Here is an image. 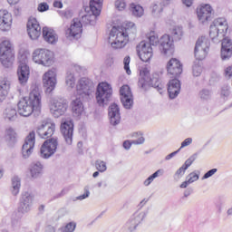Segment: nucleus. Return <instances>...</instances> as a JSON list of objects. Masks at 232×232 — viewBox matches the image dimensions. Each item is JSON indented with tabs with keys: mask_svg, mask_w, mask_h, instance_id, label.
I'll return each instance as SVG.
<instances>
[{
	"mask_svg": "<svg viewBox=\"0 0 232 232\" xmlns=\"http://www.w3.org/2000/svg\"><path fill=\"white\" fill-rule=\"evenodd\" d=\"M137 35V27L133 22L126 24L125 31H121L113 26L109 34V43L112 48L119 50L124 48L128 44V41L135 39Z\"/></svg>",
	"mask_w": 232,
	"mask_h": 232,
	"instance_id": "f257e3e1",
	"label": "nucleus"
},
{
	"mask_svg": "<svg viewBox=\"0 0 232 232\" xmlns=\"http://www.w3.org/2000/svg\"><path fill=\"white\" fill-rule=\"evenodd\" d=\"M18 114L21 117H30L32 113L39 115L41 113V91L39 87H34L31 91L29 97L22 99L18 104Z\"/></svg>",
	"mask_w": 232,
	"mask_h": 232,
	"instance_id": "f03ea898",
	"label": "nucleus"
},
{
	"mask_svg": "<svg viewBox=\"0 0 232 232\" xmlns=\"http://www.w3.org/2000/svg\"><path fill=\"white\" fill-rule=\"evenodd\" d=\"M149 41L150 43L142 41L136 47L138 55L143 63H149V61H151V57H153V48H151V46H157V44H160V39H159V36L155 35V33H152L149 36Z\"/></svg>",
	"mask_w": 232,
	"mask_h": 232,
	"instance_id": "7ed1b4c3",
	"label": "nucleus"
},
{
	"mask_svg": "<svg viewBox=\"0 0 232 232\" xmlns=\"http://www.w3.org/2000/svg\"><path fill=\"white\" fill-rule=\"evenodd\" d=\"M15 59V51L14 44L8 39H5L0 43V61L5 68H10L14 64Z\"/></svg>",
	"mask_w": 232,
	"mask_h": 232,
	"instance_id": "20e7f679",
	"label": "nucleus"
},
{
	"mask_svg": "<svg viewBox=\"0 0 232 232\" xmlns=\"http://www.w3.org/2000/svg\"><path fill=\"white\" fill-rule=\"evenodd\" d=\"M33 61L42 66L53 64V53L47 49H35L33 53Z\"/></svg>",
	"mask_w": 232,
	"mask_h": 232,
	"instance_id": "39448f33",
	"label": "nucleus"
},
{
	"mask_svg": "<svg viewBox=\"0 0 232 232\" xmlns=\"http://www.w3.org/2000/svg\"><path fill=\"white\" fill-rule=\"evenodd\" d=\"M113 90L108 82H101L96 89V101L100 106H104L111 98Z\"/></svg>",
	"mask_w": 232,
	"mask_h": 232,
	"instance_id": "423d86ee",
	"label": "nucleus"
},
{
	"mask_svg": "<svg viewBox=\"0 0 232 232\" xmlns=\"http://www.w3.org/2000/svg\"><path fill=\"white\" fill-rule=\"evenodd\" d=\"M58 146L59 140H57V138L53 137L46 140L40 149V154L42 159H50V157L55 155Z\"/></svg>",
	"mask_w": 232,
	"mask_h": 232,
	"instance_id": "0eeeda50",
	"label": "nucleus"
},
{
	"mask_svg": "<svg viewBox=\"0 0 232 232\" xmlns=\"http://www.w3.org/2000/svg\"><path fill=\"white\" fill-rule=\"evenodd\" d=\"M34 195L30 192L22 193L19 199V207L18 213H22V215H26V213H30L32 211V207L34 206Z\"/></svg>",
	"mask_w": 232,
	"mask_h": 232,
	"instance_id": "6e6552de",
	"label": "nucleus"
},
{
	"mask_svg": "<svg viewBox=\"0 0 232 232\" xmlns=\"http://www.w3.org/2000/svg\"><path fill=\"white\" fill-rule=\"evenodd\" d=\"M76 90L81 97H90L93 92V82L89 78L82 77L78 81Z\"/></svg>",
	"mask_w": 232,
	"mask_h": 232,
	"instance_id": "1a4fd4ad",
	"label": "nucleus"
},
{
	"mask_svg": "<svg viewBox=\"0 0 232 232\" xmlns=\"http://www.w3.org/2000/svg\"><path fill=\"white\" fill-rule=\"evenodd\" d=\"M55 131V123L52 122V120H44L37 128V135L41 139H48L52 137Z\"/></svg>",
	"mask_w": 232,
	"mask_h": 232,
	"instance_id": "9d476101",
	"label": "nucleus"
},
{
	"mask_svg": "<svg viewBox=\"0 0 232 232\" xmlns=\"http://www.w3.org/2000/svg\"><path fill=\"white\" fill-rule=\"evenodd\" d=\"M67 110L68 103H66V101L63 99L52 100L50 104V111L55 117V119H59V117L66 113Z\"/></svg>",
	"mask_w": 232,
	"mask_h": 232,
	"instance_id": "9b49d317",
	"label": "nucleus"
},
{
	"mask_svg": "<svg viewBox=\"0 0 232 232\" xmlns=\"http://www.w3.org/2000/svg\"><path fill=\"white\" fill-rule=\"evenodd\" d=\"M43 82L46 93H52V92L55 90L57 84V72H55V69H51L44 74Z\"/></svg>",
	"mask_w": 232,
	"mask_h": 232,
	"instance_id": "f8f14e48",
	"label": "nucleus"
},
{
	"mask_svg": "<svg viewBox=\"0 0 232 232\" xmlns=\"http://www.w3.org/2000/svg\"><path fill=\"white\" fill-rule=\"evenodd\" d=\"M35 146V131H31L25 138V141L22 147L23 159H29L30 155L34 153V148Z\"/></svg>",
	"mask_w": 232,
	"mask_h": 232,
	"instance_id": "ddd939ff",
	"label": "nucleus"
},
{
	"mask_svg": "<svg viewBox=\"0 0 232 232\" xmlns=\"http://www.w3.org/2000/svg\"><path fill=\"white\" fill-rule=\"evenodd\" d=\"M144 218H146V212L134 213L126 222V227L129 232L136 231L137 227L142 224V220H144Z\"/></svg>",
	"mask_w": 232,
	"mask_h": 232,
	"instance_id": "4468645a",
	"label": "nucleus"
},
{
	"mask_svg": "<svg viewBox=\"0 0 232 232\" xmlns=\"http://www.w3.org/2000/svg\"><path fill=\"white\" fill-rule=\"evenodd\" d=\"M198 19L201 24H206L208 21H211L213 17V8L211 5L206 4L197 9Z\"/></svg>",
	"mask_w": 232,
	"mask_h": 232,
	"instance_id": "2eb2a0df",
	"label": "nucleus"
},
{
	"mask_svg": "<svg viewBox=\"0 0 232 232\" xmlns=\"http://www.w3.org/2000/svg\"><path fill=\"white\" fill-rule=\"evenodd\" d=\"M139 88H141V90H148L150 86H152L153 88H157L158 92H160L162 90V84H160V81L159 78H148V75H145L144 77H141L139 79L138 82Z\"/></svg>",
	"mask_w": 232,
	"mask_h": 232,
	"instance_id": "dca6fc26",
	"label": "nucleus"
},
{
	"mask_svg": "<svg viewBox=\"0 0 232 232\" xmlns=\"http://www.w3.org/2000/svg\"><path fill=\"white\" fill-rule=\"evenodd\" d=\"M27 34L33 41L41 37V25L35 18H30L27 22Z\"/></svg>",
	"mask_w": 232,
	"mask_h": 232,
	"instance_id": "f3484780",
	"label": "nucleus"
},
{
	"mask_svg": "<svg viewBox=\"0 0 232 232\" xmlns=\"http://www.w3.org/2000/svg\"><path fill=\"white\" fill-rule=\"evenodd\" d=\"M121 101L126 110H130L133 106V94L130 86L123 85L120 89Z\"/></svg>",
	"mask_w": 232,
	"mask_h": 232,
	"instance_id": "a211bd4d",
	"label": "nucleus"
},
{
	"mask_svg": "<svg viewBox=\"0 0 232 232\" xmlns=\"http://www.w3.org/2000/svg\"><path fill=\"white\" fill-rule=\"evenodd\" d=\"M82 34V24L77 19L72 20L70 28L66 30L65 35L67 39H79Z\"/></svg>",
	"mask_w": 232,
	"mask_h": 232,
	"instance_id": "6ab92c4d",
	"label": "nucleus"
},
{
	"mask_svg": "<svg viewBox=\"0 0 232 232\" xmlns=\"http://www.w3.org/2000/svg\"><path fill=\"white\" fill-rule=\"evenodd\" d=\"M61 131L63 135L64 140L66 144L69 146L72 144L73 140V121H65L61 124Z\"/></svg>",
	"mask_w": 232,
	"mask_h": 232,
	"instance_id": "aec40b11",
	"label": "nucleus"
},
{
	"mask_svg": "<svg viewBox=\"0 0 232 232\" xmlns=\"http://www.w3.org/2000/svg\"><path fill=\"white\" fill-rule=\"evenodd\" d=\"M167 72L174 79H177L182 73V63L177 58L170 59L167 64Z\"/></svg>",
	"mask_w": 232,
	"mask_h": 232,
	"instance_id": "412c9836",
	"label": "nucleus"
},
{
	"mask_svg": "<svg viewBox=\"0 0 232 232\" xmlns=\"http://www.w3.org/2000/svg\"><path fill=\"white\" fill-rule=\"evenodd\" d=\"M159 48L163 55H169L173 51V40L169 34H164L160 38Z\"/></svg>",
	"mask_w": 232,
	"mask_h": 232,
	"instance_id": "4be33fe9",
	"label": "nucleus"
},
{
	"mask_svg": "<svg viewBox=\"0 0 232 232\" xmlns=\"http://www.w3.org/2000/svg\"><path fill=\"white\" fill-rule=\"evenodd\" d=\"M12 14L6 10H0V30L9 32L12 29Z\"/></svg>",
	"mask_w": 232,
	"mask_h": 232,
	"instance_id": "5701e85b",
	"label": "nucleus"
},
{
	"mask_svg": "<svg viewBox=\"0 0 232 232\" xmlns=\"http://www.w3.org/2000/svg\"><path fill=\"white\" fill-rule=\"evenodd\" d=\"M109 119L111 126H117L121 124V109L116 103H112L109 107Z\"/></svg>",
	"mask_w": 232,
	"mask_h": 232,
	"instance_id": "b1692460",
	"label": "nucleus"
},
{
	"mask_svg": "<svg viewBox=\"0 0 232 232\" xmlns=\"http://www.w3.org/2000/svg\"><path fill=\"white\" fill-rule=\"evenodd\" d=\"M220 57L222 61H229L232 57V41L227 37L222 40Z\"/></svg>",
	"mask_w": 232,
	"mask_h": 232,
	"instance_id": "393cba45",
	"label": "nucleus"
},
{
	"mask_svg": "<svg viewBox=\"0 0 232 232\" xmlns=\"http://www.w3.org/2000/svg\"><path fill=\"white\" fill-rule=\"evenodd\" d=\"M168 93L169 99H177L180 93V81L175 78L169 82L168 83Z\"/></svg>",
	"mask_w": 232,
	"mask_h": 232,
	"instance_id": "a878e982",
	"label": "nucleus"
},
{
	"mask_svg": "<svg viewBox=\"0 0 232 232\" xmlns=\"http://www.w3.org/2000/svg\"><path fill=\"white\" fill-rule=\"evenodd\" d=\"M17 77L19 84H21V86H26L28 80L30 79V67L18 66Z\"/></svg>",
	"mask_w": 232,
	"mask_h": 232,
	"instance_id": "bb28decb",
	"label": "nucleus"
},
{
	"mask_svg": "<svg viewBox=\"0 0 232 232\" xmlns=\"http://www.w3.org/2000/svg\"><path fill=\"white\" fill-rule=\"evenodd\" d=\"M43 169H44V165L41 161H34L29 167V171L31 179H40L43 177Z\"/></svg>",
	"mask_w": 232,
	"mask_h": 232,
	"instance_id": "cd10ccee",
	"label": "nucleus"
},
{
	"mask_svg": "<svg viewBox=\"0 0 232 232\" xmlns=\"http://www.w3.org/2000/svg\"><path fill=\"white\" fill-rule=\"evenodd\" d=\"M43 37L45 43H48V44H55L59 39L57 37V34H55V31L49 27L43 28Z\"/></svg>",
	"mask_w": 232,
	"mask_h": 232,
	"instance_id": "c85d7f7f",
	"label": "nucleus"
},
{
	"mask_svg": "<svg viewBox=\"0 0 232 232\" xmlns=\"http://www.w3.org/2000/svg\"><path fill=\"white\" fill-rule=\"evenodd\" d=\"M3 118L5 121H9L14 122V121L17 120V109L14 105H8L3 112Z\"/></svg>",
	"mask_w": 232,
	"mask_h": 232,
	"instance_id": "c756f323",
	"label": "nucleus"
},
{
	"mask_svg": "<svg viewBox=\"0 0 232 232\" xmlns=\"http://www.w3.org/2000/svg\"><path fill=\"white\" fill-rule=\"evenodd\" d=\"M72 111L75 117H81L84 113V105L80 98H76L72 102Z\"/></svg>",
	"mask_w": 232,
	"mask_h": 232,
	"instance_id": "7c9ffc66",
	"label": "nucleus"
},
{
	"mask_svg": "<svg viewBox=\"0 0 232 232\" xmlns=\"http://www.w3.org/2000/svg\"><path fill=\"white\" fill-rule=\"evenodd\" d=\"M162 12H164V3L156 2L150 5V14L155 19L162 16Z\"/></svg>",
	"mask_w": 232,
	"mask_h": 232,
	"instance_id": "2f4dec72",
	"label": "nucleus"
},
{
	"mask_svg": "<svg viewBox=\"0 0 232 232\" xmlns=\"http://www.w3.org/2000/svg\"><path fill=\"white\" fill-rule=\"evenodd\" d=\"M10 92V81L6 79L0 80V103L3 102Z\"/></svg>",
	"mask_w": 232,
	"mask_h": 232,
	"instance_id": "473e14b6",
	"label": "nucleus"
},
{
	"mask_svg": "<svg viewBox=\"0 0 232 232\" xmlns=\"http://www.w3.org/2000/svg\"><path fill=\"white\" fill-rule=\"evenodd\" d=\"M102 8V0H91L90 10L94 15H101V9Z\"/></svg>",
	"mask_w": 232,
	"mask_h": 232,
	"instance_id": "72a5a7b5",
	"label": "nucleus"
},
{
	"mask_svg": "<svg viewBox=\"0 0 232 232\" xmlns=\"http://www.w3.org/2000/svg\"><path fill=\"white\" fill-rule=\"evenodd\" d=\"M21 189V179L17 176L12 178L11 193L14 197L19 195Z\"/></svg>",
	"mask_w": 232,
	"mask_h": 232,
	"instance_id": "f704fd0d",
	"label": "nucleus"
},
{
	"mask_svg": "<svg viewBox=\"0 0 232 232\" xmlns=\"http://www.w3.org/2000/svg\"><path fill=\"white\" fill-rule=\"evenodd\" d=\"M5 139L7 142H15L17 139V132L12 127H7L5 132Z\"/></svg>",
	"mask_w": 232,
	"mask_h": 232,
	"instance_id": "c9c22d12",
	"label": "nucleus"
},
{
	"mask_svg": "<svg viewBox=\"0 0 232 232\" xmlns=\"http://www.w3.org/2000/svg\"><path fill=\"white\" fill-rule=\"evenodd\" d=\"M209 37L210 39H212V41H214V43H218V41H220V39H222V34L220 33V31H218V29L211 24L210 25V31H209Z\"/></svg>",
	"mask_w": 232,
	"mask_h": 232,
	"instance_id": "e433bc0d",
	"label": "nucleus"
},
{
	"mask_svg": "<svg viewBox=\"0 0 232 232\" xmlns=\"http://www.w3.org/2000/svg\"><path fill=\"white\" fill-rule=\"evenodd\" d=\"M198 44H199L198 50L209 51V46H211L209 40H208V38L204 36L198 38L196 42V46H198Z\"/></svg>",
	"mask_w": 232,
	"mask_h": 232,
	"instance_id": "4c0bfd02",
	"label": "nucleus"
},
{
	"mask_svg": "<svg viewBox=\"0 0 232 232\" xmlns=\"http://www.w3.org/2000/svg\"><path fill=\"white\" fill-rule=\"evenodd\" d=\"M99 14H85L83 16H82V19L80 21L82 26V24H95V20L97 19Z\"/></svg>",
	"mask_w": 232,
	"mask_h": 232,
	"instance_id": "58836bf2",
	"label": "nucleus"
},
{
	"mask_svg": "<svg viewBox=\"0 0 232 232\" xmlns=\"http://www.w3.org/2000/svg\"><path fill=\"white\" fill-rule=\"evenodd\" d=\"M200 46L199 44H198V45H195V48H194V56L195 58L198 60V61H202L204 59H206V55H208V53L209 51H206V50H203V49H198Z\"/></svg>",
	"mask_w": 232,
	"mask_h": 232,
	"instance_id": "ea45409f",
	"label": "nucleus"
},
{
	"mask_svg": "<svg viewBox=\"0 0 232 232\" xmlns=\"http://www.w3.org/2000/svg\"><path fill=\"white\" fill-rule=\"evenodd\" d=\"M130 12L134 17H142L144 15V8L140 5L131 4Z\"/></svg>",
	"mask_w": 232,
	"mask_h": 232,
	"instance_id": "a19ab883",
	"label": "nucleus"
},
{
	"mask_svg": "<svg viewBox=\"0 0 232 232\" xmlns=\"http://www.w3.org/2000/svg\"><path fill=\"white\" fill-rule=\"evenodd\" d=\"M75 74L72 71H68L65 76V83L68 88H75Z\"/></svg>",
	"mask_w": 232,
	"mask_h": 232,
	"instance_id": "79ce46f5",
	"label": "nucleus"
},
{
	"mask_svg": "<svg viewBox=\"0 0 232 232\" xmlns=\"http://www.w3.org/2000/svg\"><path fill=\"white\" fill-rule=\"evenodd\" d=\"M131 137L132 139H136V140H132V144H134L135 146H139L146 142V139H144L142 132H133L131 134Z\"/></svg>",
	"mask_w": 232,
	"mask_h": 232,
	"instance_id": "37998d69",
	"label": "nucleus"
},
{
	"mask_svg": "<svg viewBox=\"0 0 232 232\" xmlns=\"http://www.w3.org/2000/svg\"><path fill=\"white\" fill-rule=\"evenodd\" d=\"M163 174H164L163 169H158L156 172H154L152 175H150L149 178H147L143 181V185L146 187L150 186V184H151V182H153L155 179H157V177H160V175H163Z\"/></svg>",
	"mask_w": 232,
	"mask_h": 232,
	"instance_id": "c03bdc74",
	"label": "nucleus"
},
{
	"mask_svg": "<svg viewBox=\"0 0 232 232\" xmlns=\"http://www.w3.org/2000/svg\"><path fill=\"white\" fill-rule=\"evenodd\" d=\"M171 35L174 41H180L182 39V35H184V31L180 26H175L171 31Z\"/></svg>",
	"mask_w": 232,
	"mask_h": 232,
	"instance_id": "a18cd8bd",
	"label": "nucleus"
},
{
	"mask_svg": "<svg viewBox=\"0 0 232 232\" xmlns=\"http://www.w3.org/2000/svg\"><path fill=\"white\" fill-rule=\"evenodd\" d=\"M75 227H77V223L71 221L67 223L65 226L58 228L57 232H74Z\"/></svg>",
	"mask_w": 232,
	"mask_h": 232,
	"instance_id": "49530a36",
	"label": "nucleus"
},
{
	"mask_svg": "<svg viewBox=\"0 0 232 232\" xmlns=\"http://www.w3.org/2000/svg\"><path fill=\"white\" fill-rule=\"evenodd\" d=\"M18 63L19 66H28V53H19L18 55Z\"/></svg>",
	"mask_w": 232,
	"mask_h": 232,
	"instance_id": "de8ad7c7",
	"label": "nucleus"
},
{
	"mask_svg": "<svg viewBox=\"0 0 232 232\" xmlns=\"http://www.w3.org/2000/svg\"><path fill=\"white\" fill-rule=\"evenodd\" d=\"M188 182H190V184H193V182H197V180H198V179H200V172L198 171H194V172H190L187 178Z\"/></svg>",
	"mask_w": 232,
	"mask_h": 232,
	"instance_id": "09e8293b",
	"label": "nucleus"
},
{
	"mask_svg": "<svg viewBox=\"0 0 232 232\" xmlns=\"http://www.w3.org/2000/svg\"><path fill=\"white\" fill-rule=\"evenodd\" d=\"M198 157V152L194 153L193 155H191L186 161L185 163L182 165V167H184L185 169H188V168H189V166H191V164H193V162H195V160H197V158Z\"/></svg>",
	"mask_w": 232,
	"mask_h": 232,
	"instance_id": "8fccbe9b",
	"label": "nucleus"
},
{
	"mask_svg": "<svg viewBox=\"0 0 232 232\" xmlns=\"http://www.w3.org/2000/svg\"><path fill=\"white\" fill-rule=\"evenodd\" d=\"M186 169L184 167H180L174 174L173 179L176 182H179L182 177H184V174L186 173Z\"/></svg>",
	"mask_w": 232,
	"mask_h": 232,
	"instance_id": "3c124183",
	"label": "nucleus"
},
{
	"mask_svg": "<svg viewBox=\"0 0 232 232\" xmlns=\"http://www.w3.org/2000/svg\"><path fill=\"white\" fill-rule=\"evenodd\" d=\"M95 167H96V169H98V171H100L101 173H104V171L108 169V168L106 167V162L101 160H97L95 161Z\"/></svg>",
	"mask_w": 232,
	"mask_h": 232,
	"instance_id": "603ef678",
	"label": "nucleus"
},
{
	"mask_svg": "<svg viewBox=\"0 0 232 232\" xmlns=\"http://www.w3.org/2000/svg\"><path fill=\"white\" fill-rule=\"evenodd\" d=\"M221 97L227 98L229 95H231V86L225 84L221 87Z\"/></svg>",
	"mask_w": 232,
	"mask_h": 232,
	"instance_id": "864d4df0",
	"label": "nucleus"
},
{
	"mask_svg": "<svg viewBox=\"0 0 232 232\" xmlns=\"http://www.w3.org/2000/svg\"><path fill=\"white\" fill-rule=\"evenodd\" d=\"M192 73H193L194 77H200V75L202 73V65H200L198 63H195L192 66Z\"/></svg>",
	"mask_w": 232,
	"mask_h": 232,
	"instance_id": "5fc2aeb1",
	"label": "nucleus"
},
{
	"mask_svg": "<svg viewBox=\"0 0 232 232\" xmlns=\"http://www.w3.org/2000/svg\"><path fill=\"white\" fill-rule=\"evenodd\" d=\"M131 62V58L130 56H125L123 59L124 70L127 75H131V70L130 69V63Z\"/></svg>",
	"mask_w": 232,
	"mask_h": 232,
	"instance_id": "6e6d98bb",
	"label": "nucleus"
},
{
	"mask_svg": "<svg viewBox=\"0 0 232 232\" xmlns=\"http://www.w3.org/2000/svg\"><path fill=\"white\" fill-rule=\"evenodd\" d=\"M199 97H200V99H202L203 101H209V99H211V91L207 90V89H203V90L199 92Z\"/></svg>",
	"mask_w": 232,
	"mask_h": 232,
	"instance_id": "4d7b16f0",
	"label": "nucleus"
},
{
	"mask_svg": "<svg viewBox=\"0 0 232 232\" xmlns=\"http://www.w3.org/2000/svg\"><path fill=\"white\" fill-rule=\"evenodd\" d=\"M58 14L61 15V17H64L65 19H72V17H73V13L70 9L65 11H58Z\"/></svg>",
	"mask_w": 232,
	"mask_h": 232,
	"instance_id": "13d9d810",
	"label": "nucleus"
},
{
	"mask_svg": "<svg viewBox=\"0 0 232 232\" xmlns=\"http://www.w3.org/2000/svg\"><path fill=\"white\" fill-rule=\"evenodd\" d=\"M84 67H82L78 64H73L69 72H72V73H73V72H76V73L82 75V73H84Z\"/></svg>",
	"mask_w": 232,
	"mask_h": 232,
	"instance_id": "bf43d9fd",
	"label": "nucleus"
},
{
	"mask_svg": "<svg viewBox=\"0 0 232 232\" xmlns=\"http://www.w3.org/2000/svg\"><path fill=\"white\" fill-rule=\"evenodd\" d=\"M224 24H227V21L226 18H218L213 21L212 25L215 26L216 28L218 26H224Z\"/></svg>",
	"mask_w": 232,
	"mask_h": 232,
	"instance_id": "052dcab7",
	"label": "nucleus"
},
{
	"mask_svg": "<svg viewBox=\"0 0 232 232\" xmlns=\"http://www.w3.org/2000/svg\"><path fill=\"white\" fill-rule=\"evenodd\" d=\"M223 75L226 79H232V65L224 68Z\"/></svg>",
	"mask_w": 232,
	"mask_h": 232,
	"instance_id": "680f3d73",
	"label": "nucleus"
},
{
	"mask_svg": "<svg viewBox=\"0 0 232 232\" xmlns=\"http://www.w3.org/2000/svg\"><path fill=\"white\" fill-rule=\"evenodd\" d=\"M115 7L121 12L126 8V2L124 0H116Z\"/></svg>",
	"mask_w": 232,
	"mask_h": 232,
	"instance_id": "e2e57ef3",
	"label": "nucleus"
},
{
	"mask_svg": "<svg viewBox=\"0 0 232 232\" xmlns=\"http://www.w3.org/2000/svg\"><path fill=\"white\" fill-rule=\"evenodd\" d=\"M37 10L38 12H47V10H50V5L45 2L40 3Z\"/></svg>",
	"mask_w": 232,
	"mask_h": 232,
	"instance_id": "0e129e2a",
	"label": "nucleus"
},
{
	"mask_svg": "<svg viewBox=\"0 0 232 232\" xmlns=\"http://www.w3.org/2000/svg\"><path fill=\"white\" fill-rule=\"evenodd\" d=\"M90 197V189L88 188H84V193L81 196L76 197V199L74 200H84Z\"/></svg>",
	"mask_w": 232,
	"mask_h": 232,
	"instance_id": "69168bd1",
	"label": "nucleus"
},
{
	"mask_svg": "<svg viewBox=\"0 0 232 232\" xmlns=\"http://www.w3.org/2000/svg\"><path fill=\"white\" fill-rule=\"evenodd\" d=\"M217 171H218V169H211L210 170H208L207 173L204 174V176L202 177V180H206V179H209L210 177H213V175H215Z\"/></svg>",
	"mask_w": 232,
	"mask_h": 232,
	"instance_id": "338daca9",
	"label": "nucleus"
},
{
	"mask_svg": "<svg viewBox=\"0 0 232 232\" xmlns=\"http://www.w3.org/2000/svg\"><path fill=\"white\" fill-rule=\"evenodd\" d=\"M68 193V188H63L62 189V191L56 195H54L51 200H55L57 198H62V197H64V195H66Z\"/></svg>",
	"mask_w": 232,
	"mask_h": 232,
	"instance_id": "774afa93",
	"label": "nucleus"
}]
</instances>
